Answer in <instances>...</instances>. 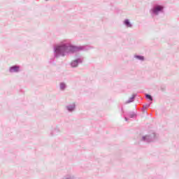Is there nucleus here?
I'll list each match as a JSON object with an SVG mask.
<instances>
[{"mask_svg":"<svg viewBox=\"0 0 179 179\" xmlns=\"http://www.w3.org/2000/svg\"><path fill=\"white\" fill-rule=\"evenodd\" d=\"M92 48H93V46L75 45L71 43H60L56 45L53 48L54 56L50 59L49 64H50V65H55V59H58L59 57H66V55L80 52V51H89V50H92Z\"/></svg>","mask_w":179,"mask_h":179,"instance_id":"nucleus-1","label":"nucleus"},{"mask_svg":"<svg viewBox=\"0 0 179 179\" xmlns=\"http://www.w3.org/2000/svg\"><path fill=\"white\" fill-rule=\"evenodd\" d=\"M157 139H159V134H156L155 132H152L143 136L141 138V141L145 142V143H152L153 142H156Z\"/></svg>","mask_w":179,"mask_h":179,"instance_id":"nucleus-2","label":"nucleus"},{"mask_svg":"<svg viewBox=\"0 0 179 179\" xmlns=\"http://www.w3.org/2000/svg\"><path fill=\"white\" fill-rule=\"evenodd\" d=\"M164 6L159 4H155L150 10L151 16H157L159 13H163Z\"/></svg>","mask_w":179,"mask_h":179,"instance_id":"nucleus-3","label":"nucleus"},{"mask_svg":"<svg viewBox=\"0 0 179 179\" xmlns=\"http://www.w3.org/2000/svg\"><path fill=\"white\" fill-rule=\"evenodd\" d=\"M75 57L76 59L71 62V68H78L79 64H83V60L85 59V57L82 55H79V54H76Z\"/></svg>","mask_w":179,"mask_h":179,"instance_id":"nucleus-4","label":"nucleus"},{"mask_svg":"<svg viewBox=\"0 0 179 179\" xmlns=\"http://www.w3.org/2000/svg\"><path fill=\"white\" fill-rule=\"evenodd\" d=\"M10 73H18L20 72V66L19 65H13L9 68Z\"/></svg>","mask_w":179,"mask_h":179,"instance_id":"nucleus-5","label":"nucleus"},{"mask_svg":"<svg viewBox=\"0 0 179 179\" xmlns=\"http://www.w3.org/2000/svg\"><path fill=\"white\" fill-rule=\"evenodd\" d=\"M65 108L68 113H73L76 110V103H73L65 106Z\"/></svg>","mask_w":179,"mask_h":179,"instance_id":"nucleus-6","label":"nucleus"},{"mask_svg":"<svg viewBox=\"0 0 179 179\" xmlns=\"http://www.w3.org/2000/svg\"><path fill=\"white\" fill-rule=\"evenodd\" d=\"M61 132V129L58 127V126L54 127L52 128L50 132V136H56V135H58Z\"/></svg>","mask_w":179,"mask_h":179,"instance_id":"nucleus-7","label":"nucleus"},{"mask_svg":"<svg viewBox=\"0 0 179 179\" xmlns=\"http://www.w3.org/2000/svg\"><path fill=\"white\" fill-rule=\"evenodd\" d=\"M123 24L127 28L132 29V27H134V25L131 23V21H129V19H125L123 21Z\"/></svg>","mask_w":179,"mask_h":179,"instance_id":"nucleus-8","label":"nucleus"},{"mask_svg":"<svg viewBox=\"0 0 179 179\" xmlns=\"http://www.w3.org/2000/svg\"><path fill=\"white\" fill-rule=\"evenodd\" d=\"M126 115L127 117H129V118H136V117H138V114L136 113V112H134V111L127 112Z\"/></svg>","mask_w":179,"mask_h":179,"instance_id":"nucleus-9","label":"nucleus"},{"mask_svg":"<svg viewBox=\"0 0 179 179\" xmlns=\"http://www.w3.org/2000/svg\"><path fill=\"white\" fill-rule=\"evenodd\" d=\"M136 98V94H134L131 97L129 98V100L126 101V104H129V103H134L135 101V99Z\"/></svg>","mask_w":179,"mask_h":179,"instance_id":"nucleus-10","label":"nucleus"},{"mask_svg":"<svg viewBox=\"0 0 179 179\" xmlns=\"http://www.w3.org/2000/svg\"><path fill=\"white\" fill-rule=\"evenodd\" d=\"M59 89L62 92H64L66 89V84L64 82L59 83Z\"/></svg>","mask_w":179,"mask_h":179,"instance_id":"nucleus-11","label":"nucleus"},{"mask_svg":"<svg viewBox=\"0 0 179 179\" xmlns=\"http://www.w3.org/2000/svg\"><path fill=\"white\" fill-rule=\"evenodd\" d=\"M134 58L138 59V61H145V57L143 55H134Z\"/></svg>","mask_w":179,"mask_h":179,"instance_id":"nucleus-12","label":"nucleus"},{"mask_svg":"<svg viewBox=\"0 0 179 179\" xmlns=\"http://www.w3.org/2000/svg\"><path fill=\"white\" fill-rule=\"evenodd\" d=\"M149 107H150V103H147L145 105H143L142 108L143 113H145V111H146V108H149Z\"/></svg>","mask_w":179,"mask_h":179,"instance_id":"nucleus-13","label":"nucleus"},{"mask_svg":"<svg viewBox=\"0 0 179 179\" xmlns=\"http://www.w3.org/2000/svg\"><path fill=\"white\" fill-rule=\"evenodd\" d=\"M145 99H147V100H150V101H153V96L149 94H145Z\"/></svg>","mask_w":179,"mask_h":179,"instance_id":"nucleus-14","label":"nucleus"},{"mask_svg":"<svg viewBox=\"0 0 179 179\" xmlns=\"http://www.w3.org/2000/svg\"><path fill=\"white\" fill-rule=\"evenodd\" d=\"M62 179H76L73 175H67L64 176Z\"/></svg>","mask_w":179,"mask_h":179,"instance_id":"nucleus-15","label":"nucleus"},{"mask_svg":"<svg viewBox=\"0 0 179 179\" xmlns=\"http://www.w3.org/2000/svg\"><path fill=\"white\" fill-rule=\"evenodd\" d=\"M161 90H162V92H164V90H166V88H164V87H161Z\"/></svg>","mask_w":179,"mask_h":179,"instance_id":"nucleus-16","label":"nucleus"},{"mask_svg":"<svg viewBox=\"0 0 179 179\" xmlns=\"http://www.w3.org/2000/svg\"><path fill=\"white\" fill-rule=\"evenodd\" d=\"M124 120H125V121H128V117H124Z\"/></svg>","mask_w":179,"mask_h":179,"instance_id":"nucleus-17","label":"nucleus"},{"mask_svg":"<svg viewBox=\"0 0 179 179\" xmlns=\"http://www.w3.org/2000/svg\"><path fill=\"white\" fill-rule=\"evenodd\" d=\"M45 1H48V0H45Z\"/></svg>","mask_w":179,"mask_h":179,"instance_id":"nucleus-18","label":"nucleus"}]
</instances>
